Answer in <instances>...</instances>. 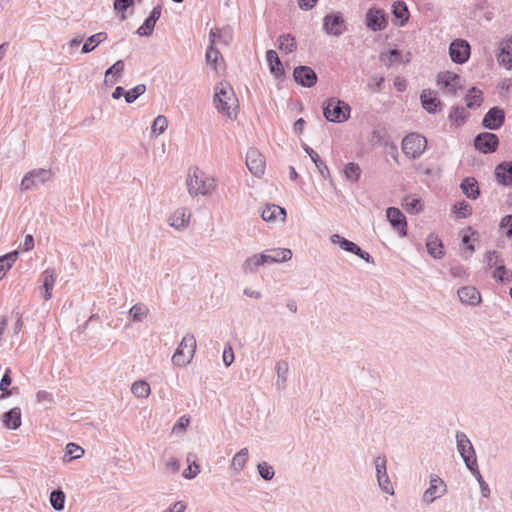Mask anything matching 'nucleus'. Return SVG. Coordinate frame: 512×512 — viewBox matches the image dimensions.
I'll list each match as a JSON object with an SVG mask.
<instances>
[{
    "label": "nucleus",
    "mask_w": 512,
    "mask_h": 512,
    "mask_svg": "<svg viewBox=\"0 0 512 512\" xmlns=\"http://www.w3.org/2000/svg\"><path fill=\"white\" fill-rule=\"evenodd\" d=\"M148 314L149 308L143 303H136L129 310V316L134 322L144 321Z\"/></svg>",
    "instance_id": "nucleus-39"
},
{
    "label": "nucleus",
    "mask_w": 512,
    "mask_h": 512,
    "mask_svg": "<svg viewBox=\"0 0 512 512\" xmlns=\"http://www.w3.org/2000/svg\"><path fill=\"white\" fill-rule=\"evenodd\" d=\"M155 23L148 18L145 19L144 23L137 29L139 36H150L154 30Z\"/></svg>",
    "instance_id": "nucleus-60"
},
{
    "label": "nucleus",
    "mask_w": 512,
    "mask_h": 512,
    "mask_svg": "<svg viewBox=\"0 0 512 512\" xmlns=\"http://www.w3.org/2000/svg\"><path fill=\"white\" fill-rule=\"evenodd\" d=\"M57 279L56 270L54 268L45 269L40 275V281L42 282L41 294L45 301H48L52 297V290L54 288Z\"/></svg>",
    "instance_id": "nucleus-18"
},
{
    "label": "nucleus",
    "mask_w": 512,
    "mask_h": 512,
    "mask_svg": "<svg viewBox=\"0 0 512 512\" xmlns=\"http://www.w3.org/2000/svg\"><path fill=\"white\" fill-rule=\"evenodd\" d=\"M276 386L278 388H284L287 382V374H288V363L286 361H279L276 363Z\"/></svg>",
    "instance_id": "nucleus-44"
},
{
    "label": "nucleus",
    "mask_w": 512,
    "mask_h": 512,
    "mask_svg": "<svg viewBox=\"0 0 512 512\" xmlns=\"http://www.w3.org/2000/svg\"><path fill=\"white\" fill-rule=\"evenodd\" d=\"M366 26L376 32L384 30L388 25V18L385 12L378 8H370L365 16Z\"/></svg>",
    "instance_id": "nucleus-12"
},
{
    "label": "nucleus",
    "mask_w": 512,
    "mask_h": 512,
    "mask_svg": "<svg viewBox=\"0 0 512 512\" xmlns=\"http://www.w3.org/2000/svg\"><path fill=\"white\" fill-rule=\"evenodd\" d=\"M246 166L255 176H261L265 170L264 156L255 148H250L246 153Z\"/></svg>",
    "instance_id": "nucleus-15"
},
{
    "label": "nucleus",
    "mask_w": 512,
    "mask_h": 512,
    "mask_svg": "<svg viewBox=\"0 0 512 512\" xmlns=\"http://www.w3.org/2000/svg\"><path fill=\"white\" fill-rule=\"evenodd\" d=\"M456 445L457 451L459 452L468 470L478 466L474 447L464 432H456Z\"/></svg>",
    "instance_id": "nucleus-6"
},
{
    "label": "nucleus",
    "mask_w": 512,
    "mask_h": 512,
    "mask_svg": "<svg viewBox=\"0 0 512 512\" xmlns=\"http://www.w3.org/2000/svg\"><path fill=\"white\" fill-rule=\"evenodd\" d=\"M266 60H267L270 72L276 78H281L284 76V74H285L284 67H283V64L280 61L276 51L268 50L266 52Z\"/></svg>",
    "instance_id": "nucleus-29"
},
{
    "label": "nucleus",
    "mask_w": 512,
    "mask_h": 512,
    "mask_svg": "<svg viewBox=\"0 0 512 512\" xmlns=\"http://www.w3.org/2000/svg\"><path fill=\"white\" fill-rule=\"evenodd\" d=\"M420 100L422 107L429 113H435L440 105L436 92L429 89L422 91Z\"/></svg>",
    "instance_id": "nucleus-26"
},
{
    "label": "nucleus",
    "mask_w": 512,
    "mask_h": 512,
    "mask_svg": "<svg viewBox=\"0 0 512 512\" xmlns=\"http://www.w3.org/2000/svg\"><path fill=\"white\" fill-rule=\"evenodd\" d=\"M146 91V86L144 84H138L132 89L128 90L124 93V98L127 103H133L138 97L143 95Z\"/></svg>",
    "instance_id": "nucleus-50"
},
{
    "label": "nucleus",
    "mask_w": 512,
    "mask_h": 512,
    "mask_svg": "<svg viewBox=\"0 0 512 512\" xmlns=\"http://www.w3.org/2000/svg\"><path fill=\"white\" fill-rule=\"evenodd\" d=\"M297 44L291 34H283L278 38V48L285 54H290L296 50Z\"/></svg>",
    "instance_id": "nucleus-38"
},
{
    "label": "nucleus",
    "mask_w": 512,
    "mask_h": 512,
    "mask_svg": "<svg viewBox=\"0 0 512 512\" xmlns=\"http://www.w3.org/2000/svg\"><path fill=\"white\" fill-rule=\"evenodd\" d=\"M330 240H331L332 244L339 245L343 250H345L347 252L356 254V253H358L360 251V247L357 244H355L354 242L349 241V240L343 238L339 234H333L330 237Z\"/></svg>",
    "instance_id": "nucleus-35"
},
{
    "label": "nucleus",
    "mask_w": 512,
    "mask_h": 512,
    "mask_svg": "<svg viewBox=\"0 0 512 512\" xmlns=\"http://www.w3.org/2000/svg\"><path fill=\"white\" fill-rule=\"evenodd\" d=\"M428 253L435 259H441L444 256V247L442 241L435 234H429L426 239Z\"/></svg>",
    "instance_id": "nucleus-28"
},
{
    "label": "nucleus",
    "mask_w": 512,
    "mask_h": 512,
    "mask_svg": "<svg viewBox=\"0 0 512 512\" xmlns=\"http://www.w3.org/2000/svg\"><path fill=\"white\" fill-rule=\"evenodd\" d=\"M168 127V121L167 118L163 115H158L152 125H151V134L154 136H158L167 129Z\"/></svg>",
    "instance_id": "nucleus-49"
},
{
    "label": "nucleus",
    "mask_w": 512,
    "mask_h": 512,
    "mask_svg": "<svg viewBox=\"0 0 512 512\" xmlns=\"http://www.w3.org/2000/svg\"><path fill=\"white\" fill-rule=\"evenodd\" d=\"M379 58L381 62L389 67L392 64L400 61L401 53L397 49H392L387 53H381Z\"/></svg>",
    "instance_id": "nucleus-53"
},
{
    "label": "nucleus",
    "mask_w": 512,
    "mask_h": 512,
    "mask_svg": "<svg viewBox=\"0 0 512 512\" xmlns=\"http://www.w3.org/2000/svg\"><path fill=\"white\" fill-rule=\"evenodd\" d=\"M84 455V449L77 445L76 443L70 442L66 445L65 449V461H71L74 459H79Z\"/></svg>",
    "instance_id": "nucleus-46"
},
{
    "label": "nucleus",
    "mask_w": 512,
    "mask_h": 512,
    "mask_svg": "<svg viewBox=\"0 0 512 512\" xmlns=\"http://www.w3.org/2000/svg\"><path fill=\"white\" fill-rule=\"evenodd\" d=\"M497 59L499 63L505 65L507 68H512V41L501 43Z\"/></svg>",
    "instance_id": "nucleus-34"
},
{
    "label": "nucleus",
    "mask_w": 512,
    "mask_h": 512,
    "mask_svg": "<svg viewBox=\"0 0 512 512\" xmlns=\"http://www.w3.org/2000/svg\"><path fill=\"white\" fill-rule=\"evenodd\" d=\"M384 83L383 76H373L368 82V88L371 92L377 93L382 90V84Z\"/></svg>",
    "instance_id": "nucleus-61"
},
{
    "label": "nucleus",
    "mask_w": 512,
    "mask_h": 512,
    "mask_svg": "<svg viewBox=\"0 0 512 512\" xmlns=\"http://www.w3.org/2000/svg\"><path fill=\"white\" fill-rule=\"evenodd\" d=\"M196 351V339L193 334H186L178 347L176 348L173 356L172 363L178 367H184L191 363Z\"/></svg>",
    "instance_id": "nucleus-3"
},
{
    "label": "nucleus",
    "mask_w": 512,
    "mask_h": 512,
    "mask_svg": "<svg viewBox=\"0 0 512 512\" xmlns=\"http://www.w3.org/2000/svg\"><path fill=\"white\" fill-rule=\"evenodd\" d=\"M3 424L11 430H16L21 425V410L14 407L3 415Z\"/></svg>",
    "instance_id": "nucleus-31"
},
{
    "label": "nucleus",
    "mask_w": 512,
    "mask_h": 512,
    "mask_svg": "<svg viewBox=\"0 0 512 512\" xmlns=\"http://www.w3.org/2000/svg\"><path fill=\"white\" fill-rule=\"evenodd\" d=\"M302 148L310 156V158L313 161V163L315 164L319 174L324 179H329L330 178V171H329L327 165L325 164V162L320 158L318 153L316 151H314L311 147H309L305 143L302 144Z\"/></svg>",
    "instance_id": "nucleus-27"
},
{
    "label": "nucleus",
    "mask_w": 512,
    "mask_h": 512,
    "mask_svg": "<svg viewBox=\"0 0 512 512\" xmlns=\"http://www.w3.org/2000/svg\"><path fill=\"white\" fill-rule=\"evenodd\" d=\"M216 40H215V32L211 34L209 46L206 51V62L214 67L217 70V60L220 57V52L215 48Z\"/></svg>",
    "instance_id": "nucleus-37"
},
{
    "label": "nucleus",
    "mask_w": 512,
    "mask_h": 512,
    "mask_svg": "<svg viewBox=\"0 0 512 512\" xmlns=\"http://www.w3.org/2000/svg\"><path fill=\"white\" fill-rule=\"evenodd\" d=\"M249 459V450L248 448L244 447L240 449L232 458L230 463V470L236 474L239 475L244 467L246 466Z\"/></svg>",
    "instance_id": "nucleus-25"
},
{
    "label": "nucleus",
    "mask_w": 512,
    "mask_h": 512,
    "mask_svg": "<svg viewBox=\"0 0 512 512\" xmlns=\"http://www.w3.org/2000/svg\"><path fill=\"white\" fill-rule=\"evenodd\" d=\"M495 178L503 186L512 185V162L504 161L495 167Z\"/></svg>",
    "instance_id": "nucleus-24"
},
{
    "label": "nucleus",
    "mask_w": 512,
    "mask_h": 512,
    "mask_svg": "<svg viewBox=\"0 0 512 512\" xmlns=\"http://www.w3.org/2000/svg\"><path fill=\"white\" fill-rule=\"evenodd\" d=\"M191 418L189 415L181 416L172 427V433L181 434L184 433L189 426Z\"/></svg>",
    "instance_id": "nucleus-57"
},
{
    "label": "nucleus",
    "mask_w": 512,
    "mask_h": 512,
    "mask_svg": "<svg viewBox=\"0 0 512 512\" xmlns=\"http://www.w3.org/2000/svg\"><path fill=\"white\" fill-rule=\"evenodd\" d=\"M261 218L268 223H284L286 210L276 204H266L261 210Z\"/></svg>",
    "instance_id": "nucleus-16"
},
{
    "label": "nucleus",
    "mask_w": 512,
    "mask_h": 512,
    "mask_svg": "<svg viewBox=\"0 0 512 512\" xmlns=\"http://www.w3.org/2000/svg\"><path fill=\"white\" fill-rule=\"evenodd\" d=\"M213 32H215L216 43H222L224 45H229L233 40V33H232V29L230 27L211 29L209 32V38L211 37V34Z\"/></svg>",
    "instance_id": "nucleus-36"
},
{
    "label": "nucleus",
    "mask_w": 512,
    "mask_h": 512,
    "mask_svg": "<svg viewBox=\"0 0 512 512\" xmlns=\"http://www.w3.org/2000/svg\"><path fill=\"white\" fill-rule=\"evenodd\" d=\"M392 13L395 18L400 20L401 26H403L409 19V11L407 5L403 1H396L393 3Z\"/></svg>",
    "instance_id": "nucleus-41"
},
{
    "label": "nucleus",
    "mask_w": 512,
    "mask_h": 512,
    "mask_svg": "<svg viewBox=\"0 0 512 512\" xmlns=\"http://www.w3.org/2000/svg\"><path fill=\"white\" fill-rule=\"evenodd\" d=\"M468 114L463 107H455L449 115V119L456 125H462L467 118Z\"/></svg>",
    "instance_id": "nucleus-54"
},
{
    "label": "nucleus",
    "mask_w": 512,
    "mask_h": 512,
    "mask_svg": "<svg viewBox=\"0 0 512 512\" xmlns=\"http://www.w3.org/2000/svg\"><path fill=\"white\" fill-rule=\"evenodd\" d=\"M124 67L125 65L123 60L116 61L106 70L104 83L109 86H112L114 83H116L121 78Z\"/></svg>",
    "instance_id": "nucleus-30"
},
{
    "label": "nucleus",
    "mask_w": 512,
    "mask_h": 512,
    "mask_svg": "<svg viewBox=\"0 0 512 512\" xmlns=\"http://www.w3.org/2000/svg\"><path fill=\"white\" fill-rule=\"evenodd\" d=\"M257 469H258V472H259V475L266 481H269V480H272L274 475H275V471H274V468L268 464L267 462L263 461V462H260L258 465H257Z\"/></svg>",
    "instance_id": "nucleus-55"
},
{
    "label": "nucleus",
    "mask_w": 512,
    "mask_h": 512,
    "mask_svg": "<svg viewBox=\"0 0 512 512\" xmlns=\"http://www.w3.org/2000/svg\"><path fill=\"white\" fill-rule=\"evenodd\" d=\"M131 392L137 398H148L151 393V388L147 381L137 380L132 383Z\"/></svg>",
    "instance_id": "nucleus-40"
},
{
    "label": "nucleus",
    "mask_w": 512,
    "mask_h": 512,
    "mask_svg": "<svg viewBox=\"0 0 512 512\" xmlns=\"http://www.w3.org/2000/svg\"><path fill=\"white\" fill-rule=\"evenodd\" d=\"M323 29L329 35L341 36L347 29L341 13L326 15L323 19Z\"/></svg>",
    "instance_id": "nucleus-11"
},
{
    "label": "nucleus",
    "mask_w": 512,
    "mask_h": 512,
    "mask_svg": "<svg viewBox=\"0 0 512 512\" xmlns=\"http://www.w3.org/2000/svg\"><path fill=\"white\" fill-rule=\"evenodd\" d=\"M268 265L265 259V255L263 254V251L260 253H255L249 257H247L242 265L241 269L242 272L245 274H252L256 273L260 267H264Z\"/></svg>",
    "instance_id": "nucleus-23"
},
{
    "label": "nucleus",
    "mask_w": 512,
    "mask_h": 512,
    "mask_svg": "<svg viewBox=\"0 0 512 512\" xmlns=\"http://www.w3.org/2000/svg\"><path fill=\"white\" fill-rule=\"evenodd\" d=\"M457 295L459 301L468 306H478L481 303V294L474 286H463L458 289Z\"/></svg>",
    "instance_id": "nucleus-19"
},
{
    "label": "nucleus",
    "mask_w": 512,
    "mask_h": 512,
    "mask_svg": "<svg viewBox=\"0 0 512 512\" xmlns=\"http://www.w3.org/2000/svg\"><path fill=\"white\" fill-rule=\"evenodd\" d=\"M18 252L13 251L0 257V280L6 275L13 263L17 260Z\"/></svg>",
    "instance_id": "nucleus-43"
},
{
    "label": "nucleus",
    "mask_w": 512,
    "mask_h": 512,
    "mask_svg": "<svg viewBox=\"0 0 512 512\" xmlns=\"http://www.w3.org/2000/svg\"><path fill=\"white\" fill-rule=\"evenodd\" d=\"M376 479L380 490L388 495H394V488L387 473V459L383 455L374 458Z\"/></svg>",
    "instance_id": "nucleus-7"
},
{
    "label": "nucleus",
    "mask_w": 512,
    "mask_h": 512,
    "mask_svg": "<svg viewBox=\"0 0 512 512\" xmlns=\"http://www.w3.org/2000/svg\"><path fill=\"white\" fill-rule=\"evenodd\" d=\"M451 60L457 64L465 63L470 56V45L464 39H456L449 46Z\"/></svg>",
    "instance_id": "nucleus-13"
},
{
    "label": "nucleus",
    "mask_w": 512,
    "mask_h": 512,
    "mask_svg": "<svg viewBox=\"0 0 512 512\" xmlns=\"http://www.w3.org/2000/svg\"><path fill=\"white\" fill-rule=\"evenodd\" d=\"M469 471L475 476L477 482L479 483L481 495L484 498H488L490 496V488H489L488 484L485 482V480L483 479L478 466L474 467L473 469H470Z\"/></svg>",
    "instance_id": "nucleus-52"
},
{
    "label": "nucleus",
    "mask_w": 512,
    "mask_h": 512,
    "mask_svg": "<svg viewBox=\"0 0 512 512\" xmlns=\"http://www.w3.org/2000/svg\"><path fill=\"white\" fill-rule=\"evenodd\" d=\"M213 103L216 110L222 115L233 118L236 116L238 99L228 82H219L214 88Z\"/></svg>",
    "instance_id": "nucleus-1"
},
{
    "label": "nucleus",
    "mask_w": 512,
    "mask_h": 512,
    "mask_svg": "<svg viewBox=\"0 0 512 512\" xmlns=\"http://www.w3.org/2000/svg\"><path fill=\"white\" fill-rule=\"evenodd\" d=\"M466 106L470 109L478 108L483 102L482 91L472 87L465 97Z\"/></svg>",
    "instance_id": "nucleus-42"
},
{
    "label": "nucleus",
    "mask_w": 512,
    "mask_h": 512,
    "mask_svg": "<svg viewBox=\"0 0 512 512\" xmlns=\"http://www.w3.org/2000/svg\"><path fill=\"white\" fill-rule=\"evenodd\" d=\"M486 261L489 268H496L500 263H504L497 251H488L486 253Z\"/></svg>",
    "instance_id": "nucleus-59"
},
{
    "label": "nucleus",
    "mask_w": 512,
    "mask_h": 512,
    "mask_svg": "<svg viewBox=\"0 0 512 512\" xmlns=\"http://www.w3.org/2000/svg\"><path fill=\"white\" fill-rule=\"evenodd\" d=\"M437 83L449 95H454L458 89L461 88V78L456 73L451 71H444L438 74Z\"/></svg>",
    "instance_id": "nucleus-10"
},
{
    "label": "nucleus",
    "mask_w": 512,
    "mask_h": 512,
    "mask_svg": "<svg viewBox=\"0 0 512 512\" xmlns=\"http://www.w3.org/2000/svg\"><path fill=\"white\" fill-rule=\"evenodd\" d=\"M498 137L493 133H482L475 138V147L483 153H491L497 149Z\"/></svg>",
    "instance_id": "nucleus-20"
},
{
    "label": "nucleus",
    "mask_w": 512,
    "mask_h": 512,
    "mask_svg": "<svg viewBox=\"0 0 512 512\" xmlns=\"http://www.w3.org/2000/svg\"><path fill=\"white\" fill-rule=\"evenodd\" d=\"M344 175L347 180L357 182L361 175L360 166L357 163L349 162L344 167Z\"/></svg>",
    "instance_id": "nucleus-47"
},
{
    "label": "nucleus",
    "mask_w": 512,
    "mask_h": 512,
    "mask_svg": "<svg viewBox=\"0 0 512 512\" xmlns=\"http://www.w3.org/2000/svg\"><path fill=\"white\" fill-rule=\"evenodd\" d=\"M462 192L466 195L467 198L475 200L478 198L480 192L478 187V182L473 177L465 178L461 185Z\"/></svg>",
    "instance_id": "nucleus-32"
},
{
    "label": "nucleus",
    "mask_w": 512,
    "mask_h": 512,
    "mask_svg": "<svg viewBox=\"0 0 512 512\" xmlns=\"http://www.w3.org/2000/svg\"><path fill=\"white\" fill-rule=\"evenodd\" d=\"M323 114L330 122H344L350 117V106L344 101L330 98L323 104Z\"/></svg>",
    "instance_id": "nucleus-4"
},
{
    "label": "nucleus",
    "mask_w": 512,
    "mask_h": 512,
    "mask_svg": "<svg viewBox=\"0 0 512 512\" xmlns=\"http://www.w3.org/2000/svg\"><path fill=\"white\" fill-rule=\"evenodd\" d=\"M186 187L190 196L197 197L211 195L217 185L216 180L205 172L195 167L188 172Z\"/></svg>",
    "instance_id": "nucleus-2"
},
{
    "label": "nucleus",
    "mask_w": 512,
    "mask_h": 512,
    "mask_svg": "<svg viewBox=\"0 0 512 512\" xmlns=\"http://www.w3.org/2000/svg\"><path fill=\"white\" fill-rule=\"evenodd\" d=\"M447 491L446 484L436 474L430 476L429 487L423 493V502L426 504L433 503L436 499L442 497Z\"/></svg>",
    "instance_id": "nucleus-8"
},
{
    "label": "nucleus",
    "mask_w": 512,
    "mask_h": 512,
    "mask_svg": "<svg viewBox=\"0 0 512 512\" xmlns=\"http://www.w3.org/2000/svg\"><path fill=\"white\" fill-rule=\"evenodd\" d=\"M268 265L287 262L292 258V251L288 248H270L263 251Z\"/></svg>",
    "instance_id": "nucleus-22"
},
{
    "label": "nucleus",
    "mask_w": 512,
    "mask_h": 512,
    "mask_svg": "<svg viewBox=\"0 0 512 512\" xmlns=\"http://www.w3.org/2000/svg\"><path fill=\"white\" fill-rule=\"evenodd\" d=\"M31 176L36 181V185L44 184L51 179L52 172L50 169H34L31 171Z\"/></svg>",
    "instance_id": "nucleus-51"
},
{
    "label": "nucleus",
    "mask_w": 512,
    "mask_h": 512,
    "mask_svg": "<svg viewBox=\"0 0 512 512\" xmlns=\"http://www.w3.org/2000/svg\"><path fill=\"white\" fill-rule=\"evenodd\" d=\"M427 139L417 133H410L402 140L403 153L412 159L419 158L426 150Z\"/></svg>",
    "instance_id": "nucleus-5"
},
{
    "label": "nucleus",
    "mask_w": 512,
    "mask_h": 512,
    "mask_svg": "<svg viewBox=\"0 0 512 512\" xmlns=\"http://www.w3.org/2000/svg\"><path fill=\"white\" fill-rule=\"evenodd\" d=\"M504 119V111L498 107H493L484 116L482 125L487 129L497 130L502 126Z\"/></svg>",
    "instance_id": "nucleus-21"
},
{
    "label": "nucleus",
    "mask_w": 512,
    "mask_h": 512,
    "mask_svg": "<svg viewBox=\"0 0 512 512\" xmlns=\"http://www.w3.org/2000/svg\"><path fill=\"white\" fill-rule=\"evenodd\" d=\"M10 373H11V370L7 369L0 381V390L3 392V394L0 396V399H4L5 397L12 395V392L8 390V387L12 383Z\"/></svg>",
    "instance_id": "nucleus-56"
},
{
    "label": "nucleus",
    "mask_w": 512,
    "mask_h": 512,
    "mask_svg": "<svg viewBox=\"0 0 512 512\" xmlns=\"http://www.w3.org/2000/svg\"><path fill=\"white\" fill-rule=\"evenodd\" d=\"M180 461L174 457L169 458L165 462V472L170 474H176L180 470Z\"/></svg>",
    "instance_id": "nucleus-63"
},
{
    "label": "nucleus",
    "mask_w": 512,
    "mask_h": 512,
    "mask_svg": "<svg viewBox=\"0 0 512 512\" xmlns=\"http://www.w3.org/2000/svg\"><path fill=\"white\" fill-rule=\"evenodd\" d=\"M386 217L390 225L395 229L400 237L407 235V221L405 215L396 207L386 209Z\"/></svg>",
    "instance_id": "nucleus-14"
},
{
    "label": "nucleus",
    "mask_w": 512,
    "mask_h": 512,
    "mask_svg": "<svg viewBox=\"0 0 512 512\" xmlns=\"http://www.w3.org/2000/svg\"><path fill=\"white\" fill-rule=\"evenodd\" d=\"M454 212L458 217L466 218L471 215L472 208L466 201H461L454 205Z\"/></svg>",
    "instance_id": "nucleus-58"
},
{
    "label": "nucleus",
    "mask_w": 512,
    "mask_h": 512,
    "mask_svg": "<svg viewBox=\"0 0 512 512\" xmlns=\"http://www.w3.org/2000/svg\"><path fill=\"white\" fill-rule=\"evenodd\" d=\"M106 32H98L96 34L91 35L87 38L85 43L82 46V53H90L92 52L99 44L104 42L107 39Z\"/></svg>",
    "instance_id": "nucleus-33"
},
{
    "label": "nucleus",
    "mask_w": 512,
    "mask_h": 512,
    "mask_svg": "<svg viewBox=\"0 0 512 512\" xmlns=\"http://www.w3.org/2000/svg\"><path fill=\"white\" fill-rule=\"evenodd\" d=\"M493 278L502 282L509 283L512 281V272L506 269L504 263H500L493 272Z\"/></svg>",
    "instance_id": "nucleus-48"
},
{
    "label": "nucleus",
    "mask_w": 512,
    "mask_h": 512,
    "mask_svg": "<svg viewBox=\"0 0 512 512\" xmlns=\"http://www.w3.org/2000/svg\"><path fill=\"white\" fill-rule=\"evenodd\" d=\"M500 228L505 230L507 237H512V215H507L501 220Z\"/></svg>",
    "instance_id": "nucleus-64"
},
{
    "label": "nucleus",
    "mask_w": 512,
    "mask_h": 512,
    "mask_svg": "<svg viewBox=\"0 0 512 512\" xmlns=\"http://www.w3.org/2000/svg\"><path fill=\"white\" fill-rule=\"evenodd\" d=\"M65 493L60 490H54L50 494V504L56 511H62L65 507Z\"/></svg>",
    "instance_id": "nucleus-45"
},
{
    "label": "nucleus",
    "mask_w": 512,
    "mask_h": 512,
    "mask_svg": "<svg viewBox=\"0 0 512 512\" xmlns=\"http://www.w3.org/2000/svg\"><path fill=\"white\" fill-rule=\"evenodd\" d=\"M294 80L304 87H312L317 82V75L311 67L298 66L293 72Z\"/></svg>",
    "instance_id": "nucleus-17"
},
{
    "label": "nucleus",
    "mask_w": 512,
    "mask_h": 512,
    "mask_svg": "<svg viewBox=\"0 0 512 512\" xmlns=\"http://www.w3.org/2000/svg\"><path fill=\"white\" fill-rule=\"evenodd\" d=\"M191 216L192 214L188 208L180 207L169 215L167 222L171 228L182 232L189 227Z\"/></svg>",
    "instance_id": "nucleus-9"
},
{
    "label": "nucleus",
    "mask_w": 512,
    "mask_h": 512,
    "mask_svg": "<svg viewBox=\"0 0 512 512\" xmlns=\"http://www.w3.org/2000/svg\"><path fill=\"white\" fill-rule=\"evenodd\" d=\"M200 473L199 465L193 461L192 464H189L186 469H184L182 475L185 479H193Z\"/></svg>",
    "instance_id": "nucleus-62"
}]
</instances>
